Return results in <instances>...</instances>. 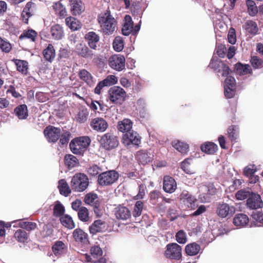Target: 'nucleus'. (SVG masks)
Segmentation results:
<instances>
[{"instance_id":"1","label":"nucleus","mask_w":263,"mask_h":263,"mask_svg":"<svg viewBox=\"0 0 263 263\" xmlns=\"http://www.w3.org/2000/svg\"><path fill=\"white\" fill-rule=\"evenodd\" d=\"M97 20L102 32L106 35L112 34L117 27V21L111 15L109 8L99 14Z\"/></svg>"},{"instance_id":"2","label":"nucleus","mask_w":263,"mask_h":263,"mask_svg":"<svg viewBox=\"0 0 263 263\" xmlns=\"http://www.w3.org/2000/svg\"><path fill=\"white\" fill-rule=\"evenodd\" d=\"M71 190L76 192H82L89 185L88 176L82 173H76L71 178L70 183Z\"/></svg>"},{"instance_id":"3","label":"nucleus","mask_w":263,"mask_h":263,"mask_svg":"<svg viewBox=\"0 0 263 263\" xmlns=\"http://www.w3.org/2000/svg\"><path fill=\"white\" fill-rule=\"evenodd\" d=\"M91 142L88 136H82L72 139L69 143V147L74 154H82L88 147Z\"/></svg>"},{"instance_id":"4","label":"nucleus","mask_w":263,"mask_h":263,"mask_svg":"<svg viewBox=\"0 0 263 263\" xmlns=\"http://www.w3.org/2000/svg\"><path fill=\"white\" fill-rule=\"evenodd\" d=\"M98 141L103 149L111 151L116 148L119 142L118 137L111 133H107L101 136Z\"/></svg>"},{"instance_id":"5","label":"nucleus","mask_w":263,"mask_h":263,"mask_svg":"<svg viewBox=\"0 0 263 263\" xmlns=\"http://www.w3.org/2000/svg\"><path fill=\"white\" fill-rule=\"evenodd\" d=\"M126 92L121 87L114 86L108 91V98L110 102L116 105H121L125 100Z\"/></svg>"},{"instance_id":"6","label":"nucleus","mask_w":263,"mask_h":263,"mask_svg":"<svg viewBox=\"0 0 263 263\" xmlns=\"http://www.w3.org/2000/svg\"><path fill=\"white\" fill-rule=\"evenodd\" d=\"M119 177V173L115 170H110L100 174L98 183L101 186H107L114 183Z\"/></svg>"},{"instance_id":"7","label":"nucleus","mask_w":263,"mask_h":263,"mask_svg":"<svg viewBox=\"0 0 263 263\" xmlns=\"http://www.w3.org/2000/svg\"><path fill=\"white\" fill-rule=\"evenodd\" d=\"M180 204L184 210H194L197 206V200L187 191L180 195Z\"/></svg>"},{"instance_id":"8","label":"nucleus","mask_w":263,"mask_h":263,"mask_svg":"<svg viewBox=\"0 0 263 263\" xmlns=\"http://www.w3.org/2000/svg\"><path fill=\"white\" fill-rule=\"evenodd\" d=\"M84 201L86 204L90 205L93 207V211L97 217L101 216V203L97 194L93 193H87L84 197Z\"/></svg>"},{"instance_id":"9","label":"nucleus","mask_w":263,"mask_h":263,"mask_svg":"<svg viewBox=\"0 0 263 263\" xmlns=\"http://www.w3.org/2000/svg\"><path fill=\"white\" fill-rule=\"evenodd\" d=\"M141 137L136 132L131 130L123 134L122 138V143L126 146L131 144L139 146L141 143Z\"/></svg>"},{"instance_id":"10","label":"nucleus","mask_w":263,"mask_h":263,"mask_svg":"<svg viewBox=\"0 0 263 263\" xmlns=\"http://www.w3.org/2000/svg\"><path fill=\"white\" fill-rule=\"evenodd\" d=\"M209 67L217 73H221L223 77H227L231 72L229 67L221 60H211Z\"/></svg>"},{"instance_id":"11","label":"nucleus","mask_w":263,"mask_h":263,"mask_svg":"<svg viewBox=\"0 0 263 263\" xmlns=\"http://www.w3.org/2000/svg\"><path fill=\"white\" fill-rule=\"evenodd\" d=\"M182 248L176 243H171L166 246L165 256L167 258L179 260L182 256Z\"/></svg>"},{"instance_id":"12","label":"nucleus","mask_w":263,"mask_h":263,"mask_svg":"<svg viewBox=\"0 0 263 263\" xmlns=\"http://www.w3.org/2000/svg\"><path fill=\"white\" fill-rule=\"evenodd\" d=\"M108 65L113 69L121 71L125 69V59L121 54H114L108 59Z\"/></svg>"},{"instance_id":"13","label":"nucleus","mask_w":263,"mask_h":263,"mask_svg":"<svg viewBox=\"0 0 263 263\" xmlns=\"http://www.w3.org/2000/svg\"><path fill=\"white\" fill-rule=\"evenodd\" d=\"M44 134L49 142L55 143L60 137L61 130L59 127L48 125L44 129Z\"/></svg>"},{"instance_id":"14","label":"nucleus","mask_w":263,"mask_h":263,"mask_svg":"<svg viewBox=\"0 0 263 263\" xmlns=\"http://www.w3.org/2000/svg\"><path fill=\"white\" fill-rule=\"evenodd\" d=\"M235 212L234 206H230L226 203H219L216 209V213L221 218L231 217Z\"/></svg>"},{"instance_id":"15","label":"nucleus","mask_w":263,"mask_h":263,"mask_svg":"<svg viewBox=\"0 0 263 263\" xmlns=\"http://www.w3.org/2000/svg\"><path fill=\"white\" fill-rule=\"evenodd\" d=\"M91 128L97 132H104L108 127L107 122L103 118L97 117L91 119L90 122Z\"/></svg>"},{"instance_id":"16","label":"nucleus","mask_w":263,"mask_h":263,"mask_svg":"<svg viewBox=\"0 0 263 263\" xmlns=\"http://www.w3.org/2000/svg\"><path fill=\"white\" fill-rule=\"evenodd\" d=\"M75 51L78 55L86 59H92L94 56L93 51L85 44H78Z\"/></svg>"},{"instance_id":"17","label":"nucleus","mask_w":263,"mask_h":263,"mask_svg":"<svg viewBox=\"0 0 263 263\" xmlns=\"http://www.w3.org/2000/svg\"><path fill=\"white\" fill-rule=\"evenodd\" d=\"M115 215L118 220H127L129 219L132 216L131 212L129 209L121 205H118L115 209Z\"/></svg>"},{"instance_id":"18","label":"nucleus","mask_w":263,"mask_h":263,"mask_svg":"<svg viewBox=\"0 0 263 263\" xmlns=\"http://www.w3.org/2000/svg\"><path fill=\"white\" fill-rule=\"evenodd\" d=\"M247 205L251 209H257L263 205V202L258 194L252 193L247 199Z\"/></svg>"},{"instance_id":"19","label":"nucleus","mask_w":263,"mask_h":263,"mask_svg":"<svg viewBox=\"0 0 263 263\" xmlns=\"http://www.w3.org/2000/svg\"><path fill=\"white\" fill-rule=\"evenodd\" d=\"M216 193V189L213 184L210 183L204 187V192L200 194L201 200L203 202H209L212 196Z\"/></svg>"},{"instance_id":"20","label":"nucleus","mask_w":263,"mask_h":263,"mask_svg":"<svg viewBox=\"0 0 263 263\" xmlns=\"http://www.w3.org/2000/svg\"><path fill=\"white\" fill-rule=\"evenodd\" d=\"M35 4L31 2H28L25 5L21 13L22 21L25 23H28L29 18L34 14Z\"/></svg>"},{"instance_id":"21","label":"nucleus","mask_w":263,"mask_h":263,"mask_svg":"<svg viewBox=\"0 0 263 263\" xmlns=\"http://www.w3.org/2000/svg\"><path fill=\"white\" fill-rule=\"evenodd\" d=\"M163 189L166 193H174L177 189V183L175 180L169 176H164Z\"/></svg>"},{"instance_id":"22","label":"nucleus","mask_w":263,"mask_h":263,"mask_svg":"<svg viewBox=\"0 0 263 263\" xmlns=\"http://www.w3.org/2000/svg\"><path fill=\"white\" fill-rule=\"evenodd\" d=\"M84 38L90 49H97V44L100 41V36L98 34L94 31H90L85 35Z\"/></svg>"},{"instance_id":"23","label":"nucleus","mask_w":263,"mask_h":263,"mask_svg":"<svg viewBox=\"0 0 263 263\" xmlns=\"http://www.w3.org/2000/svg\"><path fill=\"white\" fill-rule=\"evenodd\" d=\"M70 11L72 15H80L85 10V6L81 0H69Z\"/></svg>"},{"instance_id":"24","label":"nucleus","mask_w":263,"mask_h":263,"mask_svg":"<svg viewBox=\"0 0 263 263\" xmlns=\"http://www.w3.org/2000/svg\"><path fill=\"white\" fill-rule=\"evenodd\" d=\"M153 157L154 156L147 151L141 150L137 152L136 157L139 163L145 165L153 161Z\"/></svg>"},{"instance_id":"25","label":"nucleus","mask_w":263,"mask_h":263,"mask_svg":"<svg viewBox=\"0 0 263 263\" xmlns=\"http://www.w3.org/2000/svg\"><path fill=\"white\" fill-rule=\"evenodd\" d=\"M72 236L76 242L87 244L89 241L87 234L81 229H75L73 232Z\"/></svg>"},{"instance_id":"26","label":"nucleus","mask_w":263,"mask_h":263,"mask_svg":"<svg viewBox=\"0 0 263 263\" xmlns=\"http://www.w3.org/2000/svg\"><path fill=\"white\" fill-rule=\"evenodd\" d=\"M66 244L60 240L56 241L52 247V250L56 256H59L65 253L67 251Z\"/></svg>"},{"instance_id":"27","label":"nucleus","mask_w":263,"mask_h":263,"mask_svg":"<svg viewBox=\"0 0 263 263\" xmlns=\"http://www.w3.org/2000/svg\"><path fill=\"white\" fill-rule=\"evenodd\" d=\"M181 168L187 174H193L195 173V170L193 165V159L187 158L184 159L180 164Z\"/></svg>"},{"instance_id":"28","label":"nucleus","mask_w":263,"mask_h":263,"mask_svg":"<svg viewBox=\"0 0 263 263\" xmlns=\"http://www.w3.org/2000/svg\"><path fill=\"white\" fill-rule=\"evenodd\" d=\"M105 228V221L99 219L95 220L89 227V232L92 234L103 232Z\"/></svg>"},{"instance_id":"29","label":"nucleus","mask_w":263,"mask_h":263,"mask_svg":"<svg viewBox=\"0 0 263 263\" xmlns=\"http://www.w3.org/2000/svg\"><path fill=\"white\" fill-rule=\"evenodd\" d=\"M125 23L122 29V32L124 35L127 36L132 33L133 31L134 23L132 17L129 15H126L124 17Z\"/></svg>"},{"instance_id":"30","label":"nucleus","mask_w":263,"mask_h":263,"mask_svg":"<svg viewBox=\"0 0 263 263\" xmlns=\"http://www.w3.org/2000/svg\"><path fill=\"white\" fill-rule=\"evenodd\" d=\"M79 78L84 81L88 86H92L94 85L93 77L91 74L87 70L83 69L78 72Z\"/></svg>"},{"instance_id":"31","label":"nucleus","mask_w":263,"mask_h":263,"mask_svg":"<svg viewBox=\"0 0 263 263\" xmlns=\"http://www.w3.org/2000/svg\"><path fill=\"white\" fill-rule=\"evenodd\" d=\"M133 122L129 119H124L119 121L117 125V129L119 131L126 133L132 130Z\"/></svg>"},{"instance_id":"32","label":"nucleus","mask_w":263,"mask_h":263,"mask_svg":"<svg viewBox=\"0 0 263 263\" xmlns=\"http://www.w3.org/2000/svg\"><path fill=\"white\" fill-rule=\"evenodd\" d=\"M43 54L46 61L52 62L55 57V51L53 46L51 44H49L43 51Z\"/></svg>"},{"instance_id":"33","label":"nucleus","mask_w":263,"mask_h":263,"mask_svg":"<svg viewBox=\"0 0 263 263\" xmlns=\"http://www.w3.org/2000/svg\"><path fill=\"white\" fill-rule=\"evenodd\" d=\"M66 25L72 31L78 30L82 27L81 23L76 18L69 16L65 18Z\"/></svg>"},{"instance_id":"34","label":"nucleus","mask_w":263,"mask_h":263,"mask_svg":"<svg viewBox=\"0 0 263 263\" xmlns=\"http://www.w3.org/2000/svg\"><path fill=\"white\" fill-rule=\"evenodd\" d=\"M58 189L60 194L65 197L68 196L71 192V189L64 179H60L58 182Z\"/></svg>"},{"instance_id":"35","label":"nucleus","mask_w":263,"mask_h":263,"mask_svg":"<svg viewBox=\"0 0 263 263\" xmlns=\"http://www.w3.org/2000/svg\"><path fill=\"white\" fill-rule=\"evenodd\" d=\"M50 32L52 38L56 40L62 39L64 34L62 27L59 24L52 26L50 29Z\"/></svg>"},{"instance_id":"36","label":"nucleus","mask_w":263,"mask_h":263,"mask_svg":"<svg viewBox=\"0 0 263 263\" xmlns=\"http://www.w3.org/2000/svg\"><path fill=\"white\" fill-rule=\"evenodd\" d=\"M64 163L68 169L72 168L79 164L78 158L71 154H67L65 156Z\"/></svg>"},{"instance_id":"37","label":"nucleus","mask_w":263,"mask_h":263,"mask_svg":"<svg viewBox=\"0 0 263 263\" xmlns=\"http://www.w3.org/2000/svg\"><path fill=\"white\" fill-rule=\"evenodd\" d=\"M52 8L55 14L60 18H64L67 15L66 9L60 1L54 3Z\"/></svg>"},{"instance_id":"38","label":"nucleus","mask_w":263,"mask_h":263,"mask_svg":"<svg viewBox=\"0 0 263 263\" xmlns=\"http://www.w3.org/2000/svg\"><path fill=\"white\" fill-rule=\"evenodd\" d=\"M37 36V32L33 29H28L24 30L20 35L19 40L25 41L29 40L30 42H35Z\"/></svg>"},{"instance_id":"39","label":"nucleus","mask_w":263,"mask_h":263,"mask_svg":"<svg viewBox=\"0 0 263 263\" xmlns=\"http://www.w3.org/2000/svg\"><path fill=\"white\" fill-rule=\"evenodd\" d=\"M201 150L208 154H214L218 149L217 145L212 142H206L200 146Z\"/></svg>"},{"instance_id":"40","label":"nucleus","mask_w":263,"mask_h":263,"mask_svg":"<svg viewBox=\"0 0 263 263\" xmlns=\"http://www.w3.org/2000/svg\"><path fill=\"white\" fill-rule=\"evenodd\" d=\"M14 113L19 119H25L28 116L27 106L25 104L20 105L14 109Z\"/></svg>"},{"instance_id":"41","label":"nucleus","mask_w":263,"mask_h":263,"mask_svg":"<svg viewBox=\"0 0 263 263\" xmlns=\"http://www.w3.org/2000/svg\"><path fill=\"white\" fill-rule=\"evenodd\" d=\"M172 146L178 152L182 154H186L189 150V145L184 142L179 140H175L172 142Z\"/></svg>"},{"instance_id":"42","label":"nucleus","mask_w":263,"mask_h":263,"mask_svg":"<svg viewBox=\"0 0 263 263\" xmlns=\"http://www.w3.org/2000/svg\"><path fill=\"white\" fill-rule=\"evenodd\" d=\"M12 61L16 66V69L23 74H27L28 73V63L26 61L18 59H13Z\"/></svg>"},{"instance_id":"43","label":"nucleus","mask_w":263,"mask_h":263,"mask_svg":"<svg viewBox=\"0 0 263 263\" xmlns=\"http://www.w3.org/2000/svg\"><path fill=\"white\" fill-rule=\"evenodd\" d=\"M89 111L86 108L80 109L75 117V120L79 123H85L88 118Z\"/></svg>"},{"instance_id":"44","label":"nucleus","mask_w":263,"mask_h":263,"mask_svg":"<svg viewBox=\"0 0 263 263\" xmlns=\"http://www.w3.org/2000/svg\"><path fill=\"white\" fill-rule=\"evenodd\" d=\"M243 28L247 32L252 35L256 34L258 31L256 23L252 20H248L245 23Z\"/></svg>"},{"instance_id":"45","label":"nucleus","mask_w":263,"mask_h":263,"mask_svg":"<svg viewBox=\"0 0 263 263\" xmlns=\"http://www.w3.org/2000/svg\"><path fill=\"white\" fill-rule=\"evenodd\" d=\"M200 250V246L196 242H193L187 245L185 248L186 253L190 256H194L197 254Z\"/></svg>"},{"instance_id":"46","label":"nucleus","mask_w":263,"mask_h":263,"mask_svg":"<svg viewBox=\"0 0 263 263\" xmlns=\"http://www.w3.org/2000/svg\"><path fill=\"white\" fill-rule=\"evenodd\" d=\"M249 222L248 217L244 214H238L233 219V223L235 226H243Z\"/></svg>"},{"instance_id":"47","label":"nucleus","mask_w":263,"mask_h":263,"mask_svg":"<svg viewBox=\"0 0 263 263\" xmlns=\"http://www.w3.org/2000/svg\"><path fill=\"white\" fill-rule=\"evenodd\" d=\"M14 237L18 242L24 243L27 242L29 235L24 230L18 229L14 233Z\"/></svg>"},{"instance_id":"48","label":"nucleus","mask_w":263,"mask_h":263,"mask_svg":"<svg viewBox=\"0 0 263 263\" xmlns=\"http://www.w3.org/2000/svg\"><path fill=\"white\" fill-rule=\"evenodd\" d=\"M60 221L63 226L69 229H72L75 227L72 217L67 214L62 216L60 218Z\"/></svg>"},{"instance_id":"49","label":"nucleus","mask_w":263,"mask_h":263,"mask_svg":"<svg viewBox=\"0 0 263 263\" xmlns=\"http://www.w3.org/2000/svg\"><path fill=\"white\" fill-rule=\"evenodd\" d=\"M149 201L153 205H158L159 202L161 199H162V195L160 192L157 190H154L149 193Z\"/></svg>"},{"instance_id":"50","label":"nucleus","mask_w":263,"mask_h":263,"mask_svg":"<svg viewBox=\"0 0 263 263\" xmlns=\"http://www.w3.org/2000/svg\"><path fill=\"white\" fill-rule=\"evenodd\" d=\"M235 68L236 72L240 75H245L251 72V69L248 64L243 65L240 63H237L235 65Z\"/></svg>"},{"instance_id":"51","label":"nucleus","mask_w":263,"mask_h":263,"mask_svg":"<svg viewBox=\"0 0 263 263\" xmlns=\"http://www.w3.org/2000/svg\"><path fill=\"white\" fill-rule=\"evenodd\" d=\"M246 5L248 8V12L250 15L254 16L257 14L258 10L254 1L252 0H247L246 1Z\"/></svg>"},{"instance_id":"52","label":"nucleus","mask_w":263,"mask_h":263,"mask_svg":"<svg viewBox=\"0 0 263 263\" xmlns=\"http://www.w3.org/2000/svg\"><path fill=\"white\" fill-rule=\"evenodd\" d=\"M53 227L50 224H44L42 230L40 231V235L42 238L51 236L53 234Z\"/></svg>"},{"instance_id":"53","label":"nucleus","mask_w":263,"mask_h":263,"mask_svg":"<svg viewBox=\"0 0 263 263\" xmlns=\"http://www.w3.org/2000/svg\"><path fill=\"white\" fill-rule=\"evenodd\" d=\"M18 225L20 228L28 231L34 230L37 227V224L35 222L23 220H20Z\"/></svg>"},{"instance_id":"54","label":"nucleus","mask_w":263,"mask_h":263,"mask_svg":"<svg viewBox=\"0 0 263 263\" xmlns=\"http://www.w3.org/2000/svg\"><path fill=\"white\" fill-rule=\"evenodd\" d=\"M112 46L114 50L117 52L121 51L124 48V41L122 37L117 36L114 39Z\"/></svg>"},{"instance_id":"55","label":"nucleus","mask_w":263,"mask_h":263,"mask_svg":"<svg viewBox=\"0 0 263 263\" xmlns=\"http://www.w3.org/2000/svg\"><path fill=\"white\" fill-rule=\"evenodd\" d=\"M78 215L80 220L83 222H86L89 220L88 210L86 207L82 206L80 208Z\"/></svg>"},{"instance_id":"56","label":"nucleus","mask_w":263,"mask_h":263,"mask_svg":"<svg viewBox=\"0 0 263 263\" xmlns=\"http://www.w3.org/2000/svg\"><path fill=\"white\" fill-rule=\"evenodd\" d=\"M144 206V203L141 201H137L134 206V209L133 212L134 217H137L140 216Z\"/></svg>"},{"instance_id":"57","label":"nucleus","mask_w":263,"mask_h":263,"mask_svg":"<svg viewBox=\"0 0 263 263\" xmlns=\"http://www.w3.org/2000/svg\"><path fill=\"white\" fill-rule=\"evenodd\" d=\"M65 212L64 206L59 202L55 204L53 208V215L59 217L62 216Z\"/></svg>"},{"instance_id":"58","label":"nucleus","mask_w":263,"mask_h":263,"mask_svg":"<svg viewBox=\"0 0 263 263\" xmlns=\"http://www.w3.org/2000/svg\"><path fill=\"white\" fill-rule=\"evenodd\" d=\"M11 49V44L8 41L0 37V49L4 52L9 53Z\"/></svg>"},{"instance_id":"59","label":"nucleus","mask_w":263,"mask_h":263,"mask_svg":"<svg viewBox=\"0 0 263 263\" xmlns=\"http://www.w3.org/2000/svg\"><path fill=\"white\" fill-rule=\"evenodd\" d=\"M176 241L180 244H184L187 241V236L183 230H179L175 235Z\"/></svg>"},{"instance_id":"60","label":"nucleus","mask_w":263,"mask_h":263,"mask_svg":"<svg viewBox=\"0 0 263 263\" xmlns=\"http://www.w3.org/2000/svg\"><path fill=\"white\" fill-rule=\"evenodd\" d=\"M101 168L96 164L90 165L87 168V173L90 176H95L101 171Z\"/></svg>"},{"instance_id":"61","label":"nucleus","mask_w":263,"mask_h":263,"mask_svg":"<svg viewBox=\"0 0 263 263\" xmlns=\"http://www.w3.org/2000/svg\"><path fill=\"white\" fill-rule=\"evenodd\" d=\"M228 135L229 138L231 141H235L238 137V132L236 130V126L235 125H231L228 128Z\"/></svg>"},{"instance_id":"62","label":"nucleus","mask_w":263,"mask_h":263,"mask_svg":"<svg viewBox=\"0 0 263 263\" xmlns=\"http://www.w3.org/2000/svg\"><path fill=\"white\" fill-rule=\"evenodd\" d=\"M250 63L254 69H257L262 66L263 61L257 56H253L251 57Z\"/></svg>"},{"instance_id":"63","label":"nucleus","mask_w":263,"mask_h":263,"mask_svg":"<svg viewBox=\"0 0 263 263\" xmlns=\"http://www.w3.org/2000/svg\"><path fill=\"white\" fill-rule=\"evenodd\" d=\"M71 134L69 132L65 131L62 135L61 134L60 139V143L63 145L68 143Z\"/></svg>"},{"instance_id":"64","label":"nucleus","mask_w":263,"mask_h":263,"mask_svg":"<svg viewBox=\"0 0 263 263\" xmlns=\"http://www.w3.org/2000/svg\"><path fill=\"white\" fill-rule=\"evenodd\" d=\"M103 82L106 86H110L117 82V78L115 76L109 75L103 80Z\"/></svg>"}]
</instances>
